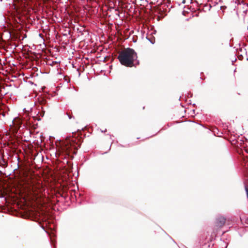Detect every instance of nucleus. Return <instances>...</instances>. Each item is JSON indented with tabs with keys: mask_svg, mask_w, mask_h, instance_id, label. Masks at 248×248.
Wrapping results in <instances>:
<instances>
[{
	"mask_svg": "<svg viewBox=\"0 0 248 248\" xmlns=\"http://www.w3.org/2000/svg\"><path fill=\"white\" fill-rule=\"evenodd\" d=\"M35 188V187L34 186H32V190H33V192H35V190H34Z\"/></svg>",
	"mask_w": 248,
	"mask_h": 248,
	"instance_id": "6e6552de",
	"label": "nucleus"
},
{
	"mask_svg": "<svg viewBox=\"0 0 248 248\" xmlns=\"http://www.w3.org/2000/svg\"><path fill=\"white\" fill-rule=\"evenodd\" d=\"M64 193L65 192L64 191H63L62 193H61V192H59V194L60 195V196L61 197H64L65 198L66 197V194H65V195H64Z\"/></svg>",
	"mask_w": 248,
	"mask_h": 248,
	"instance_id": "423d86ee",
	"label": "nucleus"
},
{
	"mask_svg": "<svg viewBox=\"0 0 248 248\" xmlns=\"http://www.w3.org/2000/svg\"><path fill=\"white\" fill-rule=\"evenodd\" d=\"M0 165L3 167H6L7 166V162L4 159L2 158L0 162Z\"/></svg>",
	"mask_w": 248,
	"mask_h": 248,
	"instance_id": "20e7f679",
	"label": "nucleus"
},
{
	"mask_svg": "<svg viewBox=\"0 0 248 248\" xmlns=\"http://www.w3.org/2000/svg\"><path fill=\"white\" fill-rule=\"evenodd\" d=\"M81 142L79 139L69 138L66 139L62 144V150L63 153L68 156L71 159L74 158V155L77 153L78 148L80 147Z\"/></svg>",
	"mask_w": 248,
	"mask_h": 248,
	"instance_id": "f257e3e1",
	"label": "nucleus"
},
{
	"mask_svg": "<svg viewBox=\"0 0 248 248\" xmlns=\"http://www.w3.org/2000/svg\"><path fill=\"white\" fill-rule=\"evenodd\" d=\"M39 101L41 105H44L46 103V101L43 99H42L41 100H40Z\"/></svg>",
	"mask_w": 248,
	"mask_h": 248,
	"instance_id": "39448f33",
	"label": "nucleus"
},
{
	"mask_svg": "<svg viewBox=\"0 0 248 248\" xmlns=\"http://www.w3.org/2000/svg\"><path fill=\"white\" fill-rule=\"evenodd\" d=\"M137 58L136 52L131 48H124L120 51L118 56V59L122 65L129 67L134 66V62Z\"/></svg>",
	"mask_w": 248,
	"mask_h": 248,
	"instance_id": "f03ea898",
	"label": "nucleus"
},
{
	"mask_svg": "<svg viewBox=\"0 0 248 248\" xmlns=\"http://www.w3.org/2000/svg\"><path fill=\"white\" fill-rule=\"evenodd\" d=\"M106 131H107V129H105V131H103V130H102V132H105Z\"/></svg>",
	"mask_w": 248,
	"mask_h": 248,
	"instance_id": "1a4fd4ad",
	"label": "nucleus"
},
{
	"mask_svg": "<svg viewBox=\"0 0 248 248\" xmlns=\"http://www.w3.org/2000/svg\"><path fill=\"white\" fill-rule=\"evenodd\" d=\"M226 219L222 216L217 217L215 221V229L218 230L221 228L225 224Z\"/></svg>",
	"mask_w": 248,
	"mask_h": 248,
	"instance_id": "7ed1b4c3",
	"label": "nucleus"
},
{
	"mask_svg": "<svg viewBox=\"0 0 248 248\" xmlns=\"http://www.w3.org/2000/svg\"><path fill=\"white\" fill-rule=\"evenodd\" d=\"M66 114L68 116V117L69 118V119H71V118H72L71 115L70 113H68V112H67Z\"/></svg>",
	"mask_w": 248,
	"mask_h": 248,
	"instance_id": "0eeeda50",
	"label": "nucleus"
}]
</instances>
